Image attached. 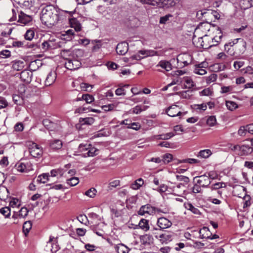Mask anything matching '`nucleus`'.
<instances>
[{
	"instance_id": "46",
	"label": "nucleus",
	"mask_w": 253,
	"mask_h": 253,
	"mask_svg": "<svg viewBox=\"0 0 253 253\" xmlns=\"http://www.w3.org/2000/svg\"><path fill=\"white\" fill-rule=\"evenodd\" d=\"M82 99L85 100L86 103H91L94 101V97L92 95L86 94L82 95Z\"/></svg>"
},
{
	"instance_id": "35",
	"label": "nucleus",
	"mask_w": 253,
	"mask_h": 253,
	"mask_svg": "<svg viewBox=\"0 0 253 253\" xmlns=\"http://www.w3.org/2000/svg\"><path fill=\"white\" fill-rule=\"evenodd\" d=\"M211 154V152L209 149H205L201 150L199 152L198 157L202 158H207L210 156Z\"/></svg>"
},
{
	"instance_id": "56",
	"label": "nucleus",
	"mask_w": 253,
	"mask_h": 253,
	"mask_svg": "<svg viewBox=\"0 0 253 253\" xmlns=\"http://www.w3.org/2000/svg\"><path fill=\"white\" fill-rule=\"evenodd\" d=\"M216 122V118L213 116L209 117L207 121V124L210 126H213L215 124Z\"/></svg>"
},
{
	"instance_id": "19",
	"label": "nucleus",
	"mask_w": 253,
	"mask_h": 253,
	"mask_svg": "<svg viewBox=\"0 0 253 253\" xmlns=\"http://www.w3.org/2000/svg\"><path fill=\"white\" fill-rule=\"evenodd\" d=\"M71 27L74 29L76 32H79L82 30V25L79 20L75 18H69Z\"/></svg>"
},
{
	"instance_id": "42",
	"label": "nucleus",
	"mask_w": 253,
	"mask_h": 253,
	"mask_svg": "<svg viewBox=\"0 0 253 253\" xmlns=\"http://www.w3.org/2000/svg\"><path fill=\"white\" fill-rule=\"evenodd\" d=\"M226 105L228 109L231 111H233L238 107L237 104L235 102L231 101H226Z\"/></svg>"
},
{
	"instance_id": "4",
	"label": "nucleus",
	"mask_w": 253,
	"mask_h": 253,
	"mask_svg": "<svg viewBox=\"0 0 253 253\" xmlns=\"http://www.w3.org/2000/svg\"><path fill=\"white\" fill-rule=\"evenodd\" d=\"M29 147L30 154L32 157L37 158L42 155V149L36 143L32 142L29 144Z\"/></svg>"
},
{
	"instance_id": "40",
	"label": "nucleus",
	"mask_w": 253,
	"mask_h": 253,
	"mask_svg": "<svg viewBox=\"0 0 253 253\" xmlns=\"http://www.w3.org/2000/svg\"><path fill=\"white\" fill-rule=\"evenodd\" d=\"M186 84L185 85V88L190 89L193 87L194 85V83L191 79L189 77L184 78Z\"/></svg>"
},
{
	"instance_id": "58",
	"label": "nucleus",
	"mask_w": 253,
	"mask_h": 253,
	"mask_svg": "<svg viewBox=\"0 0 253 253\" xmlns=\"http://www.w3.org/2000/svg\"><path fill=\"white\" fill-rule=\"evenodd\" d=\"M201 186L198 184H195L192 188V192L194 194L201 193L202 192Z\"/></svg>"
},
{
	"instance_id": "26",
	"label": "nucleus",
	"mask_w": 253,
	"mask_h": 253,
	"mask_svg": "<svg viewBox=\"0 0 253 253\" xmlns=\"http://www.w3.org/2000/svg\"><path fill=\"white\" fill-rule=\"evenodd\" d=\"M157 67H161L165 69L166 71H169L172 69V65L171 63L166 60H161L156 66Z\"/></svg>"
},
{
	"instance_id": "3",
	"label": "nucleus",
	"mask_w": 253,
	"mask_h": 253,
	"mask_svg": "<svg viewBox=\"0 0 253 253\" xmlns=\"http://www.w3.org/2000/svg\"><path fill=\"white\" fill-rule=\"evenodd\" d=\"M192 60L191 55L187 53L180 54L177 57V63L182 67H185L191 64Z\"/></svg>"
},
{
	"instance_id": "20",
	"label": "nucleus",
	"mask_w": 253,
	"mask_h": 253,
	"mask_svg": "<svg viewBox=\"0 0 253 253\" xmlns=\"http://www.w3.org/2000/svg\"><path fill=\"white\" fill-rule=\"evenodd\" d=\"M156 238L159 240L161 243H167L171 240L172 236L168 233L162 234L160 235H156Z\"/></svg>"
},
{
	"instance_id": "51",
	"label": "nucleus",
	"mask_w": 253,
	"mask_h": 253,
	"mask_svg": "<svg viewBox=\"0 0 253 253\" xmlns=\"http://www.w3.org/2000/svg\"><path fill=\"white\" fill-rule=\"evenodd\" d=\"M226 184L224 182H217L211 186V188L212 190H216L220 188L225 187Z\"/></svg>"
},
{
	"instance_id": "5",
	"label": "nucleus",
	"mask_w": 253,
	"mask_h": 253,
	"mask_svg": "<svg viewBox=\"0 0 253 253\" xmlns=\"http://www.w3.org/2000/svg\"><path fill=\"white\" fill-rule=\"evenodd\" d=\"M15 167L18 171L21 172H28L33 170V165L30 162L24 163H18L15 165Z\"/></svg>"
},
{
	"instance_id": "53",
	"label": "nucleus",
	"mask_w": 253,
	"mask_h": 253,
	"mask_svg": "<svg viewBox=\"0 0 253 253\" xmlns=\"http://www.w3.org/2000/svg\"><path fill=\"white\" fill-rule=\"evenodd\" d=\"M174 134L172 132H169L166 134H163L159 135L160 139L167 140L174 136Z\"/></svg>"
},
{
	"instance_id": "37",
	"label": "nucleus",
	"mask_w": 253,
	"mask_h": 253,
	"mask_svg": "<svg viewBox=\"0 0 253 253\" xmlns=\"http://www.w3.org/2000/svg\"><path fill=\"white\" fill-rule=\"evenodd\" d=\"M210 230L207 227H204L199 231L201 238H207L208 236H210Z\"/></svg>"
},
{
	"instance_id": "21",
	"label": "nucleus",
	"mask_w": 253,
	"mask_h": 253,
	"mask_svg": "<svg viewBox=\"0 0 253 253\" xmlns=\"http://www.w3.org/2000/svg\"><path fill=\"white\" fill-rule=\"evenodd\" d=\"M138 53L143 57V58L148 56L159 55L158 52L153 50H140L138 51Z\"/></svg>"
},
{
	"instance_id": "7",
	"label": "nucleus",
	"mask_w": 253,
	"mask_h": 253,
	"mask_svg": "<svg viewBox=\"0 0 253 253\" xmlns=\"http://www.w3.org/2000/svg\"><path fill=\"white\" fill-rule=\"evenodd\" d=\"M81 62L77 60L67 59L65 63V67L70 70L78 69L81 66Z\"/></svg>"
},
{
	"instance_id": "13",
	"label": "nucleus",
	"mask_w": 253,
	"mask_h": 253,
	"mask_svg": "<svg viewBox=\"0 0 253 253\" xmlns=\"http://www.w3.org/2000/svg\"><path fill=\"white\" fill-rule=\"evenodd\" d=\"M57 74L55 71H51L47 75L45 80V85L50 86L52 85L56 81Z\"/></svg>"
},
{
	"instance_id": "18",
	"label": "nucleus",
	"mask_w": 253,
	"mask_h": 253,
	"mask_svg": "<svg viewBox=\"0 0 253 253\" xmlns=\"http://www.w3.org/2000/svg\"><path fill=\"white\" fill-rule=\"evenodd\" d=\"M48 47L49 49H55L58 47H62L63 42H58L54 38L52 37L48 40Z\"/></svg>"
},
{
	"instance_id": "16",
	"label": "nucleus",
	"mask_w": 253,
	"mask_h": 253,
	"mask_svg": "<svg viewBox=\"0 0 253 253\" xmlns=\"http://www.w3.org/2000/svg\"><path fill=\"white\" fill-rule=\"evenodd\" d=\"M166 113L168 115L171 117L180 116L182 114L180 111H177V106L175 105H173L168 108L166 110Z\"/></svg>"
},
{
	"instance_id": "49",
	"label": "nucleus",
	"mask_w": 253,
	"mask_h": 253,
	"mask_svg": "<svg viewBox=\"0 0 253 253\" xmlns=\"http://www.w3.org/2000/svg\"><path fill=\"white\" fill-rule=\"evenodd\" d=\"M28 211H29L26 208H25V207L21 208L20 210L18 211V212H19L18 215L19 216V217L20 218L25 217L28 215Z\"/></svg>"
},
{
	"instance_id": "23",
	"label": "nucleus",
	"mask_w": 253,
	"mask_h": 253,
	"mask_svg": "<svg viewBox=\"0 0 253 253\" xmlns=\"http://www.w3.org/2000/svg\"><path fill=\"white\" fill-rule=\"evenodd\" d=\"M32 73L28 70H23L20 74V78L26 83H29L31 80Z\"/></svg>"
},
{
	"instance_id": "17",
	"label": "nucleus",
	"mask_w": 253,
	"mask_h": 253,
	"mask_svg": "<svg viewBox=\"0 0 253 253\" xmlns=\"http://www.w3.org/2000/svg\"><path fill=\"white\" fill-rule=\"evenodd\" d=\"M250 145L249 143L244 144L241 146L240 145L239 155H248L251 154L253 152L252 149L250 148Z\"/></svg>"
},
{
	"instance_id": "64",
	"label": "nucleus",
	"mask_w": 253,
	"mask_h": 253,
	"mask_svg": "<svg viewBox=\"0 0 253 253\" xmlns=\"http://www.w3.org/2000/svg\"><path fill=\"white\" fill-rule=\"evenodd\" d=\"M244 70L245 74L253 78V67L248 66Z\"/></svg>"
},
{
	"instance_id": "10",
	"label": "nucleus",
	"mask_w": 253,
	"mask_h": 253,
	"mask_svg": "<svg viewBox=\"0 0 253 253\" xmlns=\"http://www.w3.org/2000/svg\"><path fill=\"white\" fill-rule=\"evenodd\" d=\"M157 225L161 229H164L170 227L172 223L167 218L162 217L158 219Z\"/></svg>"
},
{
	"instance_id": "8",
	"label": "nucleus",
	"mask_w": 253,
	"mask_h": 253,
	"mask_svg": "<svg viewBox=\"0 0 253 253\" xmlns=\"http://www.w3.org/2000/svg\"><path fill=\"white\" fill-rule=\"evenodd\" d=\"M12 45L13 47L18 48L27 47L28 48H33L34 49L40 47V45H38L37 44L31 43L29 45H28L26 44L25 41L22 42L19 41H13Z\"/></svg>"
},
{
	"instance_id": "55",
	"label": "nucleus",
	"mask_w": 253,
	"mask_h": 253,
	"mask_svg": "<svg viewBox=\"0 0 253 253\" xmlns=\"http://www.w3.org/2000/svg\"><path fill=\"white\" fill-rule=\"evenodd\" d=\"M0 212L5 217H8L10 215V210L8 207H4L0 209Z\"/></svg>"
},
{
	"instance_id": "28",
	"label": "nucleus",
	"mask_w": 253,
	"mask_h": 253,
	"mask_svg": "<svg viewBox=\"0 0 253 253\" xmlns=\"http://www.w3.org/2000/svg\"><path fill=\"white\" fill-rule=\"evenodd\" d=\"M115 249L118 253H128L129 251V249L123 244L116 245Z\"/></svg>"
},
{
	"instance_id": "24",
	"label": "nucleus",
	"mask_w": 253,
	"mask_h": 253,
	"mask_svg": "<svg viewBox=\"0 0 253 253\" xmlns=\"http://www.w3.org/2000/svg\"><path fill=\"white\" fill-rule=\"evenodd\" d=\"M19 19L18 21L21 23L26 25L31 21V17L25 14L22 12H20L19 14Z\"/></svg>"
},
{
	"instance_id": "15",
	"label": "nucleus",
	"mask_w": 253,
	"mask_h": 253,
	"mask_svg": "<svg viewBox=\"0 0 253 253\" xmlns=\"http://www.w3.org/2000/svg\"><path fill=\"white\" fill-rule=\"evenodd\" d=\"M239 41V45H242L243 46L245 44V42L242 39H236L234 40L232 42H229L227 43H226L224 45L225 50H226L230 55H232V53L231 52H230V47H232L234 44L237 43Z\"/></svg>"
},
{
	"instance_id": "14",
	"label": "nucleus",
	"mask_w": 253,
	"mask_h": 253,
	"mask_svg": "<svg viewBox=\"0 0 253 253\" xmlns=\"http://www.w3.org/2000/svg\"><path fill=\"white\" fill-rule=\"evenodd\" d=\"M156 6L163 8H169L174 6L175 4L174 0H157Z\"/></svg>"
},
{
	"instance_id": "11",
	"label": "nucleus",
	"mask_w": 253,
	"mask_h": 253,
	"mask_svg": "<svg viewBox=\"0 0 253 253\" xmlns=\"http://www.w3.org/2000/svg\"><path fill=\"white\" fill-rule=\"evenodd\" d=\"M117 53L120 55H125L128 50V44L123 42L118 44L116 48Z\"/></svg>"
},
{
	"instance_id": "36",
	"label": "nucleus",
	"mask_w": 253,
	"mask_h": 253,
	"mask_svg": "<svg viewBox=\"0 0 253 253\" xmlns=\"http://www.w3.org/2000/svg\"><path fill=\"white\" fill-rule=\"evenodd\" d=\"M49 174L43 173L37 178V181L39 183H45L48 180Z\"/></svg>"
},
{
	"instance_id": "59",
	"label": "nucleus",
	"mask_w": 253,
	"mask_h": 253,
	"mask_svg": "<svg viewBox=\"0 0 253 253\" xmlns=\"http://www.w3.org/2000/svg\"><path fill=\"white\" fill-rule=\"evenodd\" d=\"M199 162V161L195 159H183L182 160L179 161L180 163H188L189 164H194L197 163Z\"/></svg>"
},
{
	"instance_id": "52",
	"label": "nucleus",
	"mask_w": 253,
	"mask_h": 253,
	"mask_svg": "<svg viewBox=\"0 0 253 253\" xmlns=\"http://www.w3.org/2000/svg\"><path fill=\"white\" fill-rule=\"evenodd\" d=\"M96 190L94 188H91L85 192V195L90 198H93L96 193Z\"/></svg>"
},
{
	"instance_id": "38",
	"label": "nucleus",
	"mask_w": 253,
	"mask_h": 253,
	"mask_svg": "<svg viewBox=\"0 0 253 253\" xmlns=\"http://www.w3.org/2000/svg\"><path fill=\"white\" fill-rule=\"evenodd\" d=\"M8 191L5 187L0 188V199L1 200H5L8 197Z\"/></svg>"
},
{
	"instance_id": "41",
	"label": "nucleus",
	"mask_w": 253,
	"mask_h": 253,
	"mask_svg": "<svg viewBox=\"0 0 253 253\" xmlns=\"http://www.w3.org/2000/svg\"><path fill=\"white\" fill-rule=\"evenodd\" d=\"M217 76L215 73L211 74L209 76L205 77L206 83L210 84L212 82H215L217 79Z\"/></svg>"
},
{
	"instance_id": "50",
	"label": "nucleus",
	"mask_w": 253,
	"mask_h": 253,
	"mask_svg": "<svg viewBox=\"0 0 253 253\" xmlns=\"http://www.w3.org/2000/svg\"><path fill=\"white\" fill-rule=\"evenodd\" d=\"M79 182V178L76 177H72L67 180V183L72 186L76 185Z\"/></svg>"
},
{
	"instance_id": "45",
	"label": "nucleus",
	"mask_w": 253,
	"mask_h": 253,
	"mask_svg": "<svg viewBox=\"0 0 253 253\" xmlns=\"http://www.w3.org/2000/svg\"><path fill=\"white\" fill-rule=\"evenodd\" d=\"M191 92L192 91L190 90H186L179 92L177 93V94H179L182 98L188 99L191 96V94H190Z\"/></svg>"
},
{
	"instance_id": "61",
	"label": "nucleus",
	"mask_w": 253,
	"mask_h": 253,
	"mask_svg": "<svg viewBox=\"0 0 253 253\" xmlns=\"http://www.w3.org/2000/svg\"><path fill=\"white\" fill-rule=\"evenodd\" d=\"M176 177L178 181H183L186 184L189 182V178L187 176L177 175Z\"/></svg>"
},
{
	"instance_id": "47",
	"label": "nucleus",
	"mask_w": 253,
	"mask_h": 253,
	"mask_svg": "<svg viewBox=\"0 0 253 253\" xmlns=\"http://www.w3.org/2000/svg\"><path fill=\"white\" fill-rule=\"evenodd\" d=\"M42 124L47 129L49 130H51L54 125V124L48 119L43 120Z\"/></svg>"
},
{
	"instance_id": "63",
	"label": "nucleus",
	"mask_w": 253,
	"mask_h": 253,
	"mask_svg": "<svg viewBox=\"0 0 253 253\" xmlns=\"http://www.w3.org/2000/svg\"><path fill=\"white\" fill-rule=\"evenodd\" d=\"M212 92L209 88L203 89L200 92V95L202 96H210L211 95Z\"/></svg>"
},
{
	"instance_id": "9",
	"label": "nucleus",
	"mask_w": 253,
	"mask_h": 253,
	"mask_svg": "<svg viewBox=\"0 0 253 253\" xmlns=\"http://www.w3.org/2000/svg\"><path fill=\"white\" fill-rule=\"evenodd\" d=\"M217 32H218V35H216L215 36H214L212 39V41H211V42H215V43L211 44L209 46H207V45H206L205 44L204 42L203 41L202 42H203V44L202 43L201 45L203 46V48H209L212 46H216L220 42L221 38L222 37V34L220 30H219V28H218V29H217Z\"/></svg>"
},
{
	"instance_id": "12",
	"label": "nucleus",
	"mask_w": 253,
	"mask_h": 253,
	"mask_svg": "<svg viewBox=\"0 0 253 253\" xmlns=\"http://www.w3.org/2000/svg\"><path fill=\"white\" fill-rule=\"evenodd\" d=\"M198 177L197 183L203 187H208L211 182L209 176L206 174L201 175Z\"/></svg>"
},
{
	"instance_id": "60",
	"label": "nucleus",
	"mask_w": 253,
	"mask_h": 253,
	"mask_svg": "<svg viewBox=\"0 0 253 253\" xmlns=\"http://www.w3.org/2000/svg\"><path fill=\"white\" fill-rule=\"evenodd\" d=\"M11 55L10 52L8 50H3L0 52V57L5 58L10 57Z\"/></svg>"
},
{
	"instance_id": "57",
	"label": "nucleus",
	"mask_w": 253,
	"mask_h": 253,
	"mask_svg": "<svg viewBox=\"0 0 253 253\" xmlns=\"http://www.w3.org/2000/svg\"><path fill=\"white\" fill-rule=\"evenodd\" d=\"M247 131H248V129H247V126H241L240 127L239 129L238 130V134L240 136H245Z\"/></svg>"
},
{
	"instance_id": "39",
	"label": "nucleus",
	"mask_w": 253,
	"mask_h": 253,
	"mask_svg": "<svg viewBox=\"0 0 253 253\" xmlns=\"http://www.w3.org/2000/svg\"><path fill=\"white\" fill-rule=\"evenodd\" d=\"M32 228V223L30 221H25L23 225V230L25 234L29 233Z\"/></svg>"
},
{
	"instance_id": "48",
	"label": "nucleus",
	"mask_w": 253,
	"mask_h": 253,
	"mask_svg": "<svg viewBox=\"0 0 253 253\" xmlns=\"http://www.w3.org/2000/svg\"><path fill=\"white\" fill-rule=\"evenodd\" d=\"M77 219L79 222L86 225H87V223H88L87 217L84 214L80 215L79 216L77 217Z\"/></svg>"
},
{
	"instance_id": "32",
	"label": "nucleus",
	"mask_w": 253,
	"mask_h": 253,
	"mask_svg": "<svg viewBox=\"0 0 253 253\" xmlns=\"http://www.w3.org/2000/svg\"><path fill=\"white\" fill-rule=\"evenodd\" d=\"M143 184V179L141 178H139L136 180L131 185V188L134 190H137L139 189Z\"/></svg>"
},
{
	"instance_id": "34",
	"label": "nucleus",
	"mask_w": 253,
	"mask_h": 253,
	"mask_svg": "<svg viewBox=\"0 0 253 253\" xmlns=\"http://www.w3.org/2000/svg\"><path fill=\"white\" fill-rule=\"evenodd\" d=\"M65 173V170L61 169H52L50 171L51 176L55 177L57 176H62Z\"/></svg>"
},
{
	"instance_id": "22",
	"label": "nucleus",
	"mask_w": 253,
	"mask_h": 253,
	"mask_svg": "<svg viewBox=\"0 0 253 253\" xmlns=\"http://www.w3.org/2000/svg\"><path fill=\"white\" fill-rule=\"evenodd\" d=\"M62 36L63 41H71L74 37L75 33L73 30L69 29L65 31V33L63 34Z\"/></svg>"
},
{
	"instance_id": "54",
	"label": "nucleus",
	"mask_w": 253,
	"mask_h": 253,
	"mask_svg": "<svg viewBox=\"0 0 253 253\" xmlns=\"http://www.w3.org/2000/svg\"><path fill=\"white\" fill-rule=\"evenodd\" d=\"M194 72L198 75H203L206 74L207 72L203 68H201L199 66H195L194 70Z\"/></svg>"
},
{
	"instance_id": "30",
	"label": "nucleus",
	"mask_w": 253,
	"mask_h": 253,
	"mask_svg": "<svg viewBox=\"0 0 253 253\" xmlns=\"http://www.w3.org/2000/svg\"><path fill=\"white\" fill-rule=\"evenodd\" d=\"M184 207L188 210L190 211L192 213L196 215L201 214L200 211L196 208L194 207L191 203H185Z\"/></svg>"
},
{
	"instance_id": "43",
	"label": "nucleus",
	"mask_w": 253,
	"mask_h": 253,
	"mask_svg": "<svg viewBox=\"0 0 253 253\" xmlns=\"http://www.w3.org/2000/svg\"><path fill=\"white\" fill-rule=\"evenodd\" d=\"M35 35L34 31L33 30H28L24 35L25 39L27 40L31 41L34 38Z\"/></svg>"
},
{
	"instance_id": "62",
	"label": "nucleus",
	"mask_w": 253,
	"mask_h": 253,
	"mask_svg": "<svg viewBox=\"0 0 253 253\" xmlns=\"http://www.w3.org/2000/svg\"><path fill=\"white\" fill-rule=\"evenodd\" d=\"M13 100L15 104L20 105L22 103V99L18 95L13 96Z\"/></svg>"
},
{
	"instance_id": "25",
	"label": "nucleus",
	"mask_w": 253,
	"mask_h": 253,
	"mask_svg": "<svg viewBox=\"0 0 253 253\" xmlns=\"http://www.w3.org/2000/svg\"><path fill=\"white\" fill-rule=\"evenodd\" d=\"M24 66L25 62L22 61L15 60L12 62V67L14 70L23 71Z\"/></svg>"
},
{
	"instance_id": "1",
	"label": "nucleus",
	"mask_w": 253,
	"mask_h": 253,
	"mask_svg": "<svg viewBox=\"0 0 253 253\" xmlns=\"http://www.w3.org/2000/svg\"><path fill=\"white\" fill-rule=\"evenodd\" d=\"M63 12L71 14L70 12L67 11H58L53 5H47L42 9L41 20L43 24L48 27H51L57 24L59 21L62 20V14Z\"/></svg>"
},
{
	"instance_id": "6",
	"label": "nucleus",
	"mask_w": 253,
	"mask_h": 253,
	"mask_svg": "<svg viewBox=\"0 0 253 253\" xmlns=\"http://www.w3.org/2000/svg\"><path fill=\"white\" fill-rule=\"evenodd\" d=\"M156 208L155 207H152L151 205L149 204H147L144 206H142L140 208L139 210L138 211V213L139 215H143L145 213H147L149 215L153 214L155 213Z\"/></svg>"
},
{
	"instance_id": "33",
	"label": "nucleus",
	"mask_w": 253,
	"mask_h": 253,
	"mask_svg": "<svg viewBox=\"0 0 253 253\" xmlns=\"http://www.w3.org/2000/svg\"><path fill=\"white\" fill-rule=\"evenodd\" d=\"M80 122L83 125H91L94 123V119L92 117L80 118Z\"/></svg>"
},
{
	"instance_id": "27",
	"label": "nucleus",
	"mask_w": 253,
	"mask_h": 253,
	"mask_svg": "<svg viewBox=\"0 0 253 253\" xmlns=\"http://www.w3.org/2000/svg\"><path fill=\"white\" fill-rule=\"evenodd\" d=\"M62 142L59 139H55L50 143V147L51 149L58 150L62 148Z\"/></svg>"
},
{
	"instance_id": "2",
	"label": "nucleus",
	"mask_w": 253,
	"mask_h": 253,
	"mask_svg": "<svg viewBox=\"0 0 253 253\" xmlns=\"http://www.w3.org/2000/svg\"><path fill=\"white\" fill-rule=\"evenodd\" d=\"M79 150L80 152H86L82 154L84 157H93L97 155V149L92 147L90 144H81L79 146Z\"/></svg>"
},
{
	"instance_id": "31",
	"label": "nucleus",
	"mask_w": 253,
	"mask_h": 253,
	"mask_svg": "<svg viewBox=\"0 0 253 253\" xmlns=\"http://www.w3.org/2000/svg\"><path fill=\"white\" fill-rule=\"evenodd\" d=\"M149 221L146 219H141L139 222V226L140 228L144 231H147L149 229Z\"/></svg>"
},
{
	"instance_id": "29",
	"label": "nucleus",
	"mask_w": 253,
	"mask_h": 253,
	"mask_svg": "<svg viewBox=\"0 0 253 253\" xmlns=\"http://www.w3.org/2000/svg\"><path fill=\"white\" fill-rule=\"evenodd\" d=\"M92 44L91 50L93 52L98 51L102 46V41L101 40H93L91 42Z\"/></svg>"
},
{
	"instance_id": "44",
	"label": "nucleus",
	"mask_w": 253,
	"mask_h": 253,
	"mask_svg": "<svg viewBox=\"0 0 253 253\" xmlns=\"http://www.w3.org/2000/svg\"><path fill=\"white\" fill-rule=\"evenodd\" d=\"M172 155L170 154L167 153L163 155L162 161L164 164H168L172 160Z\"/></svg>"
}]
</instances>
